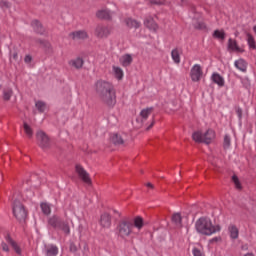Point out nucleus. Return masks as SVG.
<instances>
[{"instance_id": "72a5a7b5", "label": "nucleus", "mask_w": 256, "mask_h": 256, "mask_svg": "<svg viewBox=\"0 0 256 256\" xmlns=\"http://www.w3.org/2000/svg\"><path fill=\"white\" fill-rule=\"evenodd\" d=\"M194 29H198L199 31H207V24L203 21H198L194 24Z\"/></svg>"}, {"instance_id": "2f4dec72", "label": "nucleus", "mask_w": 256, "mask_h": 256, "mask_svg": "<svg viewBox=\"0 0 256 256\" xmlns=\"http://www.w3.org/2000/svg\"><path fill=\"white\" fill-rule=\"evenodd\" d=\"M113 71L116 79H118V81H121V79H123V70L120 67L113 66Z\"/></svg>"}, {"instance_id": "7ed1b4c3", "label": "nucleus", "mask_w": 256, "mask_h": 256, "mask_svg": "<svg viewBox=\"0 0 256 256\" xmlns=\"http://www.w3.org/2000/svg\"><path fill=\"white\" fill-rule=\"evenodd\" d=\"M48 225L52 229L61 231L64 235H71V226L69 225V220L61 218L59 215H53L48 219Z\"/></svg>"}, {"instance_id": "864d4df0", "label": "nucleus", "mask_w": 256, "mask_h": 256, "mask_svg": "<svg viewBox=\"0 0 256 256\" xmlns=\"http://www.w3.org/2000/svg\"><path fill=\"white\" fill-rule=\"evenodd\" d=\"M244 256H254L253 253H247Z\"/></svg>"}, {"instance_id": "7c9ffc66", "label": "nucleus", "mask_w": 256, "mask_h": 256, "mask_svg": "<svg viewBox=\"0 0 256 256\" xmlns=\"http://www.w3.org/2000/svg\"><path fill=\"white\" fill-rule=\"evenodd\" d=\"M171 57H172L174 63H176V64L181 63V56L179 55V50L177 48L172 50Z\"/></svg>"}, {"instance_id": "6ab92c4d", "label": "nucleus", "mask_w": 256, "mask_h": 256, "mask_svg": "<svg viewBox=\"0 0 256 256\" xmlns=\"http://www.w3.org/2000/svg\"><path fill=\"white\" fill-rule=\"evenodd\" d=\"M171 220L177 229H181V227H183V217H181V213H174Z\"/></svg>"}, {"instance_id": "473e14b6", "label": "nucleus", "mask_w": 256, "mask_h": 256, "mask_svg": "<svg viewBox=\"0 0 256 256\" xmlns=\"http://www.w3.org/2000/svg\"><path fill=\"white\" fill-rule=\"evenodd\" d=\"M214 39H221L225 41V31L224 30H215L213 33Z\"/></svg>"}, {"instance_id": "f704fd0d", "label": "nucleus", "mask_w": 256, "mask_h": 256, "mask_svg": "<svg viewBox=\"0 0 256 256\" xmlns=\"http://www.w3.org/2000/svg\"><path fill=\"white\" fill-rule=\"evenodd\" d=\"M40 207L44 215H51V206H49V204L42 203Z\"/></svg>"}, {"instance_id": "9b49d317", "label": "nucleus", "mask_w": 256, "mask_h": 256, "mask_svg": "<svg viewBox=\"0 0 256 256\" xmlns=\"http://www.w3.org/2000/svg\"><path fill=\"white\" fill-rule=\"evenodd\" d=\"M69 37H71L73 41H85V39H89V33L85 30H77L71 32Z\"/></svg>"}, {"instance_id": "0eeeda50", "label": "nucleus", "mask_w": 256, "mask_h": 256, "mask_svg": "<svg viewBox=\"0 0 256 256\" xmlns=\"http://www.w3.org/2000/svg\"><path fill=\"white\" fill-rule=\"evenodd\" d=\"M113 32V27L109 25H97L94 31L95 37L98 39H107L109 35Z\"/></svg>"}, {"instance_id": "b1692460", "label": "nucleus", "mask_w": 256, "mask_h": 256, "mask_svg": "<svg viewBox=\"0 0 256 256\" xmlns=\"http://www.w3.org/2000/svg\"><path fill=\"white\" fill-rule=\"evenodd\" d=\"M120 61L122 67H129V65L133 63V57L131 56V54H125L124 56H122Z\"/></svg>"}, {"instance_id": "39448f33", "label": "nucleus", "mask_w": 256, "mask_h": 256, "mask_svg": "<svg viewBox=\"0 0 256 256\" xmlns=\"http://www.w3.org/2000/svg\"><path fill=\"white\" fill-rule=\"evenodd\" d=\"M117 235L120 239L126 240L133 234V219L124 218L119 221L116 227Z\"/></svg>"}, {"instance_id": "c756f323", "label": "nucleus", "mask_w": 256, "mask_h": 256, "mask_svg": "<svg viewBox=\"0 0 256 256\" xmlns=\"http://www.w3.org/2000/svg\"><path fill=\"white\" fill-rule=\"evenodd\" d=\"M59 253V248L57 246H50L46 249V256H57Z\"/></svg>"}, {"instance_id": "a878e982", "label": "nucleus", "mask_w": 256, "mask_h": 256, "mask_svg": "<svg viewBox=\"0 0 256 256\" xmlns=\"http://www.w3.org/2000/svg\"><path fill=\"white\" fill-rule=\"evenodd\" d=\"M212 81L213 83H216V85H219V87H223L225 85V79H223L219 73L212 74Z\"/></svg>"}, {"instance_id": "09e8293b", "label": "nucleus", "mask_w": 256, "mask_h": 256, "mask_svg": "<svg viewBox=\"0 0 256 256\" xmlns=\"http://www.w3.org/2000/svg\"><path fill=\"white\" fill-rule=\"evenodd\" d=\"M219 241H221V236L212 238V239L210 240V243H217V242H219Z\"/></svg>"}, {"instance_id": "412c9836", "label": "nucleus", "mask_w": 256, "mask_h": 256, "mask_svg": "<svg viewBox=\"0 0 256 256\" xmlns=\"http://www.w3.org/2000/svg\"><path fill=\"white\" fill-rule=\"evenodd\" d=\"M153 113V107H148L146 109H142L140 112L141 122L145 123L147 119H149V115Z\"/></svg>"}, {"instance_id": "f257e3e1", "label": "nucleus", "mask_w": 256, "mask_h": 256, "mask_svg": "<svg viewBox=\"0 0 256 256\" xmlns=\"http://www.w3.org/2000/svg\"><path fill=\"white\" fill-rule=\"evenodd\" d=\"M95 87L101 103L109 107V109H113L117 105V90H115V86L108 81L98 80Z\"/></svg>"}, {"instance_id": "aec40b11", "label": "nucleus", "mask_w": 256, "mask_h": 256, "mask_svg": "<svg viewBox=\"0 0 256 256\" xmlns=\"http://www.w3.org/2000/svg\"><path fill=\"white\" fill-rule=\"evenodd\" d=\"M228 232L231 239H239V228L235 224H230Z\"/></svg>"}, {"instance_id": "dca6fc26", "label": "nucleus", "mask_w": 256, "mask_h": 256, "mask_svg": "<svg viewBox=\"0 0 256 256\" xmlns=\"http://www.w3.org/2000/svg\"><path fill=\"white\" fill-rule=\"evenodd\" d=\"M31 27L38 35H45V27H43V24L39 20H33L31 22Z\"/></svg>"}, {"instance_id": "1a4fd4ad", "label": "nucleus", "mask_w": 256, "mask_h": 256, "mask_svg": "<svg viewBox=\"0 0 256 256\" xmlns=\"http://www.w3.org/2000/svg\"><path fill=\"white\" fill-rule=\"evenodd\" d=\"M75 171H76L79 179H81V181H83V183H85L86 185H89V186L93 185V181L91 180L89 173L87 172V170L85 168H83V166H81L80 164H76Z\"/></svg>"}, {"instance_id": "ea45409f", "label": "nucleus", "mask_w": 256, "mask_h": 256, "mask_svg": "<svg viewBox=\"0 0 256 256\" xmlns=\"http://www.w3.org/2000/svg\"><path fill=\"white\" fill-rule=\"evenodd\" d=\"M1 248H2V251H5V253H9V251H10L9 245H7V243H5V242L1 243Z\"/></svg>"}, {"instance_id": "4c0bfd02", "label": "nucleus", "mask_w": 256, "mask_h": 256, "mask_svg": "<svg viewBox=\"0 0 256 256\" xmlns=\"http://www.w3.org/2000/svg\"><path fill=\"white\" fill-rule=\"evenodd\" d=\"M13 95V90L8 89L3 91V99L4 101H9Z\"/></svg>"}, {"instance_id": "79ce46f5", "label": "nucleus", "mask_w": 256, "mask_h": 256, "mask_svg": "<svg viewBox=\"0 0 256 256\" xmlns=\"http://www.w3.org/2000/svg\"><path fill=\"white\" fill-rule=\"evenodd\" d=\"M36 43L43 45V47H49V45H50L47 41L41 40V39L36 40Z\"/></svg>"}, {"instance_id": "3c124183", "label": "nucleus", "mask_w": 256, "mask_h": 256, "mask_svg": "<svg viewBox=\"0 0 256 256\" xmlns=\"http://www.w3.org/2000/svg\"><path fill=\"white\" fill-rule=\"evenodd\" d=\"M2 5H3V7H6L7 9H9V2L4 1V2H2Z\"/></svg>"}, {"instance_id": "49530a36", "label": "nucleus", "mask_w": 256, "mask_h": 256, "mask_svg": "<svg viewBox=\"0 0 256 256\" xmlns=\"http://www.w3.org/2000/svg\"><path fill=\"white\" fill-rule=\"evenodd\" d=\"M236 114L241 119L243 117V110L241 108H236Z\"/></svg>"}, {"instance_id": "cd10ccee", "label": "nucleus", "mask_w": 256, "mask_h": 256, "mask_svg": "<svg viewBox=\"0 0 256 256\" xmlns=\"http://www.w3.org/2000/svg\"><path fill=\"white\" fill-rule=\"evenodd\" d=\"M23 129L28 139H33V128L27 122H23Z\"/></svg>"}, {"instance_id": "4be33fe9", "label": "nucleus", "mask_w": 256, "mask_h": 256, "mask_svg": "<svg viewBox=\"0 0 256 256\" xmlns=\"http://www.w3.org/2000/svg\"><path fill=\"white\" fill-rule=\"evenodd\" d=\"M132 221H133V228L136 227V229H138V231H141V229H143V227H145V221L143 220V217H141V216L135 217Z\"/></svg>"}, {"instance_id": "de8ad7c7", "label": "nucleus", "mask_w": 256, "mask_h": 256, "mask_svg": "<svg viewBox=\"0 0 256 256\" xmlns=\"http://www.w3.org/2000/svg\"><path fill=\"white\" fill-rule=\"evenodd\" d=\"M24 61L25 63H31V61H33V58L31 57V55H26Z\"/></svg>"}, {"instance_id": "4468645a", "label": "nucleus", "mask_w": 256, "mask_h": 256, "mask_svg": "<svg viewBox=\"0 0 256 256\" xmlns=\"http://www.w3.org/2000/svg\"><path fill=\"white\" fill-rule=\"evenodd\" d=\"M99 223L103 229H109L111 227V214L105 212L100 216Z\"/></svg>"}, {"instance_id": "58836bf2", "label": "nucleus", "mask_w": 256, "mask_h": 256, "mask_svg": "<svg viewBox=\"0 0 256 256\" xmlns=\"http://www.w3.org/2000/svg\"><path fill=\"white\" fill-rule=\"evenodd\" d=\"M232 181L236 189H241V182L239 181V177H237V175L232 176Z\"/></svg>"}, {"instance_id": "ddd939ff", "label": "nucleus", "mask_w": 256, "mask_h": 256, "mask_svg": "<svg viewBox=\"0 0 256 256\" xmlns=\"http://www.w3.org/2000/svg\"><path fill=\"white\" fill-rule=\"evenodd\" d=\"M5 240H6V243L11 245L12 249H14V251H15V253H17V255H21V253H22L21 247H19V244H17V242L15 240H13V238L11 237V234L7 233L5 235Z\"/></svg>"}, {"instance_id": "37998d69", "label": "nucleus", "mask_w": 256, "mask_h": 256, "mask_svg": "<svg viewBox=\"0 0 256 256\" xmlns=\"http://www.w3.org/2000/svg\"><path fill=\"white\" fill-rule=\"evenodd\" d=\"M10 61H19V54L14 52L10 57Z\"/></svg>"}, {"instance_id": "20e7f679", "label": "nucleus", "mask_w": 256, "mask_h": 256, "mask_svg": "<svg viewBox=\"0 0 256 256\" xmlns=\"http://www.w3.org/2000/svg\"><path fill=\"white\" fill-rule=\"evenodd\" d=\"M13 203H12V209H13V215L16 217L17 221L19 223H26L27 221V210L25 209V205L21 202V196L14 195L13 196Z\"/></svg>"}, {"instance_id": "423d86ee", "label": "nucleus", "mask_w": 256, "mask_h": 256, "mask_svg": "<svg viewBox=\"0 0 256 256\" xmlns=\"http://www.w3.org/2000/svg\"><path fill=\"white\" fill-rule=\"evenodd\" d=\"M192 139L195 143H205L210 145V143L215 139V131L208 130L204 134L201 131H196L192 134Z\"/></svg>"}, {"instance_id": "f3484780", "label": "nucleus", "mask_w": 256, "mask_h": 256, "mask_svg": "<svg viewBox=\"0 0 256 256\" xmlns=\"http://www.w3.org/2000/svg\"><path fill=\"white\" fill-rule=\"evenodd\" d=\"M228 51H236V53H244L245 50L241 49L237 44V40L229 38L228 40Z\"/></svg>"}, {"instance_id": "c85d7f7f", "label": "nucleus", "mask_w": 256, "mask_h": 256, "mask_svg": "<svg viewBox=\"0 0 256 256\" xmlns=\"http://www.w3.org/2000/svg\"><path fill=\"white\" fill-rule=\"evenodd\" d=\"M84 63L85 61H83V58H76L74 60H71L70 65H72V67H75V69H81Z\"/></svg>"}, {"instance_id": "5fc2aeb1", "label": "nucleus", "mask_w": 256, "mask_h": 256, "mask_svg": "<svg viewBox=\"0 0 256 256\" xmlns=\"http://www.w3.org/2000/svg\"><path fill=\"white\" fill-rule=\"evenodd\" d=\"M185 1H187V0H181L182 3H185Z\"/></svg>"}, {"instance_id": "603ef678", "label": "nucleus", "mask_w": 256, "mask_h": 256, "mask_svg": "<svg viewBox=\"0 0 256 256\" xmlns=\"http://www.w3.org/2000/svg\"><path fill=\"white\" fill-rule=\"evenodd\" d=\"M146 186L149 187L150 189H153V185L151 183H147Z\"/></svg>"}, {"instance_id": "a211bd4d", "label": "nucleus", "mask_w": 256, "mask_h": 256, "mask_svg": "<svg viewBox=\"0 0 256 256\" xmlns=\"http://www.w3.org/2000/svg\"><path fill=\"white\" fill-rule=\"evenodd\" d=\"M96 17L104 21H111V11L109 9H102L96 12Z\"/></svg>"}, {"instance_id": "c03bdc74", "label": "nucleus", "mask_w": 256, "mask_h": 256, "mask_svg": "<svg viewBox=\"0 0 256 256\" xmlns=\"http://www.w3.org/2000/svg\"><path fill=\"white\" fill-rule=\"evenodd\" d=\"M150 5H163L161 0H149Z\"/></svg>"}, {"instance_id": "9d476101", "label": "nucleus", "mask_w": 256, "mask_h": 256, "mask_svg": "<svg viewBox=\"0 0 256 256\" xmlns=\"http://www.w3.org/2000/svg\"><path fill=\"white\" fill-rule=\"evenodd\" d=\"M203 77V68H201V65L195 64L191 70H190V78L194 83H198V81H201Z\"/></svg>"}, {"instance_id": "a18cd8bd", "label": "nucleus", "mask_w": 256, "mask_h": 256, "mask_svg": "<svg viewBox=\"0 0 256 256\" xmlns=\"http://www.w3.org/2000/svg\"><path fill=\"white\" fill-rule=\"evenodd\" d=\"M70 251L72 253H77V245H75V243L70 244Z\"/></svg>"}, {"instance_id": "2eb2a0df", "label": "nucleus", "mask_w": 256, "mask_h": 256, "mask_svg": "<svg viewBox=\"0 0 256 256\" xmlns=\"http://www.w3.org/2000/svg\"><path fill=\"white\" fill-rule=\"evenodd\" d=\"M110 143H112L116 147H121V145H125V139H123V136H121V134H112L110 136Z\"/></svg>"}, {"instance_id": "e433bc0d", "label": "nucleus", "mask_w": 256, "mask_h": 256, "mask_svg": "<svg viewBox=\"0 0 256 256\" xmlns=\"http://www.w3.org/2000/svg\"><path fill=\"white\" fill-rule=\"evenodd\" d=\"M230 147H231V136L226 134L224 136L223 148L229 149Z\"/></svg>"}, {"instance_id": "8fccbe9b", "label": "nucleus", "mask_w": 256, "mask_h": 256, "mask_svg": "<svg viewBox=\"0 0 256 256\" xmlns=\"http://www.w3.org/2000/svg\"><path fill=\"white\" fill-rule=\"evenodd\" d=\"M153 125H155V117L152 118V121L150 125L146 128V131H149L153 127Z\"/></svg>"}, {"instance_id": "c9c22d12", "label": "nucleus", "mask_w": 256, "mask_h": 256, "mask_svg": "<svg viewBox=\"0 0 256 256\" xmlns=\"http://www.w3.org/2000/svg\"><path fill=\"white\" fill-rule=\"evenodd\" d=\"M35 106H36L37 110L39 111V113H45V107H47L45 102L38 101V102H36Z\"/></svg>"}, {"instance_id": "f8f14e48", "label": "nucleus", "mask_w": 256, "mask_h": 256, "mask_svg": "<svg viewBox=\"0 0 256 256\" xmlns=\"http://www.w3.org/2000/svg\"><path fill=\"white\" fill-rule=\"evenodd\" d=\"M144 25L149 29L150 31H153L154 33H157L159 31V24L155 22V19H153L152 16H147L144 20Z\"/></svg>"}, {"instance_id": "5701e85b", "label": "nucleus", "mask_w": 256, "mask_h": 256, "mask_svg": "<svg viewBox=\"0 0 256 256\" xmlns=\"http://www.w3.org/2000/svg\"><path fill=\"white\" fill-rule=\"evenodd\" d=\"M125 23L127 25V27H129V29H139V27H141V22L135 20V19H132V18H127L125 20Z\"/></svg>"}, {"instance_id": "393cba45", "label": "nucleus", "mask_w": 256, "mask_h": 256, "mask_svg": "<svg viewBox=\"0 0 256 256\" xmlns=\"http://www.w3.org/2000/svg\"><path fill=\"white\" fill-rule=\"evenodd\" d=\"M234 65L236 69H239V71H242L243 73L247 71V62L244 59L236 60Z\"/></svg>"}, {"instance_id": "f03ea898", "label": "nucleus", "mask_w": 256, "mask_h": 256, "mask_svg": "<svg viewBox=\"0 0 256 256\" xmlns=\"http://www.w3.org/2000/svg\"><path fill=\"white\" fill-rule=\"evenodd\" d=\"M196 231L201 235H213L221 231V226L213 225V222L207 217L199 218L195 223Z\"/></svg>"}, {"instance_id": "bb28decb", "label": "nucleus", "mask_w": 256, "mask_h": 256, "mask_svg": "<svg viewBox=\"0 0 256 256\" xmlns=\"http://www.w3.org/2000/svg\"><path fill=\"white\" fill-rule=\"evenodd\" d=\"M247 37V43H248V47L249 49H252L253 51H256V41H255V37H253L251 35V33H247L246 34Z\"/></svg>"}, {"instance_id": "6e6552de", "label": "nucleus", "mask_w": 256, "mask_h": 256, "mask_svg": "<svg viewBox=\"0 0 256 256\" xmlns=\"http://www.w3.org/2000/svg\"><path fill=\"white\" fill-rule=\"evenodd\" d=\"M36 141L41 149H49V147H51V140L43 130H39L36 133Z\"/></svg>"}, {"instance_id": "a19ab883", "label": "nucleus", "mask_w": 256, "mask_h": 256, "mask_svg": "<svg viewBox=\"0 0 256 256\" xmlns=\"http://www.w3.org/2000/svg\"><path fill=\"white\" fill-rule=\"evenodd\" d=\"M192 253L194 256H203V252H201L199 248H193Z\"/></svg>"}]
</instances>
